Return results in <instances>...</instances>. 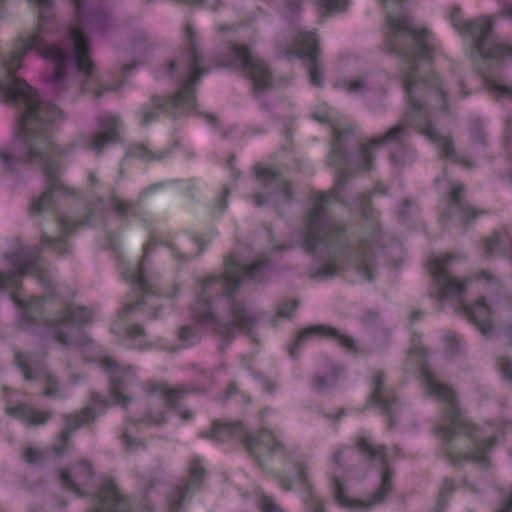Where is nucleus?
<instances>
[{"label":"nucleus","instance_id":"473e14b6","mask_svg":"<svg viewBox=\"0 0 512 512\" xmlns=\"http://www.w3.org/2000/svg\"><path fill=\"white\" fill-rule=\"evenodd\" d=\"M313 118L330 123L333 120L332 111L326 104H323L313 112Z\"/></svg>","mask_w":512,"mask_h":512},{"label":"nucleus","instance_id":"6e6552de","mask_svg":"<svg viewBox=\"0 0 512 512\" xmlns=\"http://www.w3.org/2000/svg\"><path fill=\"white\" fill-rule=\"evenodd\" d=\"M231 53V65L243 68L246 71L257 92L270 85V71L263 61L254 58L245 47L233 46Z\"/></svg>","mask_w":512,"mask_h":512},{"label":"nucleus","instance_id":"f03ea898","mask_svg":"<svg viewBox=\"0 0 512 512\" xmlns=\"http://www.w3.org/2000/svg\"><path fill=\"white\" fill-rule=\"evenodd\" d=\"M266 269L262 262L242 265L236 261H227L225 275L223 277H209L204 279L196 292L195 300L191 306V315L197 325H203L207 329L215 330L219 334L234 335L242 331H249L254 323V318L249 316L246 310L233 304L229 312L219 319L214 315V309L222 306V300L215 296L222 292L228 295L247 279L257 280Z\"/></svg>","mask_w":512,"mask_h":512},{"label":"nucleus","instance_id":"2f4dec72","mask_svg":"<svg viewBox=\"0 0 512 512\" xmlns=\"http://www.w3.org/2000/svg\"><path fill=\"white\" fill-rule=\"evenodd\" d=\"M11 261L14 273L16 274L29 273L30 270L34 267V264L28 263L27 259L22 255L17 256L15 259Z\"/></svg>","mask_w":512,"mask_h":512},{"label":"nucleus","instance_id":"13d9d810","mask_svg":"<svg viewBox=\"0 0 512 512\" xmlns=\"http://www.w3.org/2000/svg\"><path fill=\"white\" fill-rule=\"evenodd\" d=\"M227 195H228V191H227V190H225V191L223 192V194L220 196V204H221V206H224V198H226V197H227Z\"/></svg>","mask_w":512,"mask_h":512},{"label":"nucleus","instance_id":"c03bdc74","mask_svg":"<svg viewBox=\"0 0 512 512\" xmlns=\"http://www.w3.org/2000/svg\"><path fill=\"white\" fill-rule=\"evenodd\" d=\"M146 420L154 424H159L166 420V416L162 412H157L155 415H147Z\"/></svg>","mask_w":512,"mask_h":512},{"label":"nucleus","instance_id":"412c9836","mask_svg":"<svg viewBox=\"0 0 512 512\" xmlns=\"http://www.w3.org/2000/svg\"><path fill=\"white\" fill-rule=\"evenodd\" d=\"M470 320L479 327L483 334L490 331L491 308L484 301L477 302L474 306L467 309Z\"/></svg>","mask_w":512,"mask_h":512},{"label":"nucleus","instance_id":"9d476101","mask_svg":"<svg viewBox=\"0 0 512 512\" xmlns=\"http://www.w3.org/2000/svg\"><path fill=\"white\" fill-rule=\"evenodd\" d=\"M327 201V196L321 194L319 201L309 213L308 236L305 239V246L308 250H317L318 247L326 246L330 242L328 236L334 231V226L320 222L323 215V206Z\"/></svg>","mask_w":512,"mask_h":512},{"label":"nucleus","instance_id":"c85d7f7f","mask_svg":"<svg viewBox=\"0 0 512 512\" xmlns=\"http://www.w3.org/2000/svg\"><path fill=\"white\" fill-rule=\"evenodd\" d=\"M255 501L261 508L262 512H283L268 496L258 493L255 496Z\"/></svg>","mask_w":512,"mask_h":512},{"label":"nucleus","instance_id":"09e8293b","mask_svg":"<svg viewBox=\"0 0 512 512\" xmlns=\"http://www.w3.org/2000/svg\"><path fill=\"white\" fill-rule=\"evenodd\" d=\"M113 208L122 213L125 211V208H126V204L122 201V200H119V199H114L113 200Z\"/></svg>","mask_w":512,"mask_h":512},{"label":"nucleus","instance_id":"3c124183","mask_svg":"<svg viewBox=\"0 0 512 512\" xmlns=\"http://www.w3.org/2000/svg\"><path fill=\"white\" fill-rule=\"evenodd\" d=\"M309 512H324V511H323L322 505L320 503H316V504H313L309 508Z\"/></svg>","mask_w":512,"mask_h":512},{"label":"nucleus","instance_id":"a18cd8bd","mask_svg":"<svg viewBox=\"0 0 512 512\" xmlns=\"http://www.w3.org/2000/svg\"><path fill=\"white\" fill-rule=\"evenodd\" d=\"M497 512H512V494L501 504Z\"/></svg>","mask_w":512,"mask_h":512},{"label":"nucleus","instance_id":"cd10ccee","mask_svg":"<svg viewBox=\"0 0 512 512\" xmlns=\"http://www.w3.org/2000/svg\"><path fill=\"white\" fill-rule=\"evenodd\" d=\"M487 88L495 94L497 97H511L512 98V87L503 84L502 82L486 77L485 79Z\"/></svg>","mask_w":512,"mask_h":512},{"label":"nucleus","instance_id":"f3484780","mask_svg":"<svg viewBox=\"0 0 512 512\" xmlns=\"http://www.w3.org/2000/svg\"><path fill=\"white\" fill-rule=\"evenodd\" d=\"M245 445L251 454L257 455L261 450L276 451L279 441L270 430H265L260 433L249 434L245 438Z\"/></svg>","mask_w":512,"mask_h":512},{"label":"nucleus","instance_id":"39448f33","mask_svg":"<svg viewBox=\"0 0 512 512\" xmlns=\"http://www.w3.org/2000/svg\"><path fill=\"white\" fill-rule=\"evenodd\" d=\"M421 379L427 392L446 403L445 420L436 427V433L444 438L450 439L458 433H463L472 437L473 451L466 455L471 460L484 464L488 459V451L492 446V437L495 427L487 424L479 429L472 423L467 422L457 410L453 391L443 384L439 383L434 375L425 367L421 369Z\"/></svg>","mask_w":512,"mask_h":512},{"label":"nucleus","instance_id":"a19ab883","mask_svg":"<svg viewBox=\"0 0 512 512\" xmlns=\"http://www.w3.org/2000/svg\"><path fill=\"white\" fill-rule=\"evenodd\" d=\"M123 442L127 445L129 449H134L137 446L142 445V443L131 435L129 431L125 432L123 435Z\"/></svg>","mask_w":512,"mask_h":512},{"label":"nucleus","instance_id":"c9c22d12","mask_svg":"<svg viewBox=\"0 0 512 512\" xmlns=\"http://www.w3.org/2000/svg\"><path fill=\"white\" fill-rule=\"evenodd\" d=\"M355 269L364 280H372L373 276L370 268V262L367 259H361L360 263L355 265Z\"/></svg>","mask_w":512,"mask_h":512},{"label":"nucleus","instance_id":"864d4df0","mask_svg":"<svg viewBox=\"0 0 512 512\" xmlns=\"http://www.w3.org/2000/svg\"><path fill=\"white\" fill-rule=\"evenodd\" d=\"M142 333V329L141 327H133V328H130L129 329V334H131L132 336H137V335H140Z\"/></svg>","mask_w":512,"mask_h":512},{"label":"nucleus","instance_id":"393cba45","mask_svg":"<svg viewBox=\"0 0 512 512\" xmlns=\"http://www.w3.org/2000/svg\"><path fill=\"white\" fill-rule=\"evenodd\" d=\"M153 396L161 398V407L174 408L177 405L181 394L166 384H158L153 389Z\"/></svg>","mask_w":512,"mask_h":512},{"label":"nucleus","instance_id":"bf43d9fd","mask_svg":"<svg viewBox=\"0 0 512 512\" xmlns=\"http://www.w3.org/2000/svg\"><path fill=\"white\" fill-rule=\"evenodd\" d=\"M45 395H47V396H54L55 393H54V391L51 388H47L45 390Z\"/></svg>","mask_w":512,"mask_h":512},{"label":"nucleus","instance_id":"37998d69","mask_svg":"<svg viewBox=\"0 0 512 512\" xmlns=\"http://www.w3.org/2000/svg\"><path fill=\"white\" fill-rule=\"evenodd\" d=\"M193 335H194V332L192 331V328H190V327H182L179 331L180 338L183 341H185L186 343H190Z\"/></svg>","mask_w":512,"mask_h":512},{"label":"nucleus","instance_id":"69168bd1","mask_svg":"<svg viewBox=\"0 0 512 512\" xmlns=\"http://www.w3.org/2000/svg\"><path fill=\"white\" fill-rule=\"evenodd\" d=\"M288 190H289V188H288V187H286V188H285V191H286V195H287V196H289V191H288Z\"/></svg>","mask_w":512,"mask_h":512},{"label":"nucleus","instance_id":"a211bd4d","mask_svg":"<svg viewBox=\"0 0 512 512\" xmlns=\"http://www.w3.org/2000/svg\"><path fill=\"white\" fill-rule=\"evenodd\" d=\"M119 133V122L114 116H108L104 120L102 130L95 136L92 144V148L101 152L104 146L116 139Z\"/></svg>","mask_w":512,"mask_h":512},{"label":"nucleus","instance_id":"603ef678","mask_svg":"<svg viewBox=\"0 0 512 512\" xmlns=\"http://www.w3.org/2000/svg\"><path fill=\"white\" fill-rule=\"evenodd\" d=\"M452 487H453L452 482H450V481H445V482L443 483L442 488H441V493L443 494V493H445L447 490H451V489H452Z\"/></svg>","mask_w":512,"mask_h":512},{"label":"nucleus","instance_id":"58836bf2","mask_svg":"<svg viewBox=\"0 0 512 512\" xmlns=\"http://www.w3.org/2000/svg\"><path fill=\"white\" fill-rule=\"evenodd\" d=\"M340 269H341V265L338 262H336V261L327 262L323 266V269L321 271V275L323 277H330V276L334 275Z\"/></svg>","mask_w":512,"mask_h":512},{"label":"nucleus","instance_id":"4468645a","mask_svg":"<svg viewBox=\"0 0 512 512\" xmlns=\"http://www.w3.org/2000/svg\"><path fill=\"white\" fill-rule=\"evenodd\" d=\"M199 66L200 58L194 53L189 60L188 78L184 81L177 94L170 101V105L182 110L183 112H188L195 107L193 86L197 78L202 74Z\"/></svg>","mask_w":512,"mask_h":512},{"label":"nucleus","instance_id":"ddd939ff","mask_svg":"<svg viewBox=\"0 0 512 512\" xmlns=\"http://www.w3.org/2000/svg\"><path fill=\"white\" fill-rule=\"evenodd\" d=\"M124 278L138 290L141 298L136 304L126 306L124 309L125 314L130 313L134 309L140 308L146 302L149 304L154 303V296L149 295V292L154 290V284L146 274L144 261L130 265L124 272Z\"/></svg>","mask_w":512,"mask_h":512},{"label":"nucleus","instance_id":"5fc2aeb1","mask_svg":"<svg viewBox=\"0 0 512 512\" xmlns=\"http://www.w3.org/2000/svg\"><path fill=\"white\" fill-rule=\"evenodd\" d=\"M154 117H155V115L153 113L151 115H148L146 112H144L143 122L146 124V123L150 122Z\"/></svg>","mask_w":512,"mask_h":512},{"label":"nucleus","instance_id":"4be33fe9","mask_svg":"<svg viewBox=\"0 0 512 512\" xmlns=\"http://www.w3.org/2000/svg\"><path fill=\"white\" fill-rule=\"evenodd\" d=\"M6 411L9 415L18 417L32 424H42L48 419V413L35 411L26 405L11 407Z\"/></svg>","mask_w":512,"mask_h":512},{"label":"nucleus","instance_id":"6ab92c4d","mask_svg":"<svg viewBox=\"0 0 512 512\" xmlns=\"http://www.w3.org/2000/svg\"><path fill=\"white\" fill-rule=\"evenodd\" d=\"M190 480L189 483L181 490L179 491V495L177 499H172V511L176 512L175 506H178V504L181 501H184V499L189 495V493L196 489L200 483V480L202 476L204 475V464L201 460L195 459L192 461L190 468Z\"/></svg>","mask_w":512,"mask_h":512},{"label":"nucleus","instance_id":"7ed1b4c3","mask_svg":"<svg viewBox=\"0 0 512 512\" xmlns=\"http://www.w3.org/2000/svg\"><path fill=\"white\" fill-rule=\"evenodd\" d=\"M406 46H409L408 50L404 51L409 71L403 81L407 90L413 91V86L417 85L416 78L421 74V83L424 87L431 91L439 89L438 101L440 107L444 108L443 88L434 73L426 69L436 50L434 36L426 28L416 26L407 17L389 13L385 25L384 50L401 55L402 49Z\"/></svg>","mask_w":512,"mask_h":512},{"label":"nucleus","instance_id":"338daca9","mask_svg":"<svg viewBox=\"0 0 512 512\" xmlns=\"http://www.w3.org/2000/svg\"><path fill=\"white\" fill-rule=\"evenodd\" d=\"M155 102H156V105H159L160 100H159V99H156V100H155Z\"/></svg>","mask_w":512,"mask_h":512},{"label":"nucleus","instance_id":"ea45409f","mask_svg":"<svg viewBox=\"0 0 512 512\" xmlns=\"http://www.w3.org/2000/svg\"><path fill=\"white\" fill-rule=\"evenodd\" d=\"M41 453L34 448H26L23 453V458L27 463H36L39 461Z\"/></svg>","mask_w":512,"mask_h":512},{"label":"nucleus","instance_id":"5701e85b","mask_svg":"<svg viewBox=\"0 0 512 512\" xmlns=\"http://www.w3.org/2000/svg\"><path fill=\"white\" fill-rule=\"evenodd\" d=\"M369 406H376L383 410H388L390 408V400L389 395L382 387V376L378 375L373 380V391L368 399Z\"/></svg>","mask_w":512,"mask_h":512},{"label":"nucleus","instance_id":"7c9ffc66","mask_svg":"<svg viewBox=\"0 0 512 512\" xmlns=\"http://www.w3.org/2000/svg\"><path fill=\"white\" fill-rule=\"evenodd\" d=\"M19 285L18 279L15 275H3L0 273V287L10 288L11 290H15ZM12 297L15 302H17L20 306L23 304L18 299L17 295L14 294V291H12Z\"/></svg>","mask_w":512,"mask_h":512},{"label":"nucleus","instance_id":"2eb2a0df","mask_svg":"<svg viewBox=\"0 0 512 512\" xmlns=\"http://www.w3.org/2000/svg\"><path fill=\"white\" fill-rule=\"evenodd\" d=\"M318 337H327L333 339L337 344L343 346L348 350L354 349V341L339 331L326 327V326H312L302 330L295 340L294 347L291 348V354L294 355V349L306 341L318 338Z\"/></svg>","mask_w":512,"mask_h":512},{"label":"nucleus","instance_id":"e433bc0d","mask_svg":"<svg viewBox=\"0 0 512 512\" xmlns=\"http://www.w3.org/2000/svg\"><path fill=\"white\" fill-rule=\"evenodd\" d=\"M297 308V303L295 301H289L282 304L278 309V315L280 317L288 318L292 316L293 312Z\"/></svg>","mask_w":512,"mask_h":512},{"label":"nucleus","instance_id":"f8f14e48","mask_svg":"<svg viewBox=\"0 0 512 512\" xmlns=\"http://www.w3.org/2000/svg\"><path fill=\"white\" fill-rule=\"evenodd\" d=\"M94 512H129L130 504L112 479H103L96 495Z\"/></svg>","mask_w":512,"mask_h":512},{"label":"nucleus","instance_id":"b1692460","mask_svg":"<svg viewBox=\"0 0 512 512\" xmlns=\"http://www.w3.org/2000/svg\"><path fill=\"white\" fill-rule=\"evenodd\" d=\"M403 133V126H396L391 129L383 140H372L366 145H364L361 149V154L364 158L365 163L363 164V168H370V159L372 157L371 151L378 146L381 142H390L400 138V135Z\"/></svg>","mask_w":512,"mask_h":512},{"label":"nucleus","instance_id":"6e6d98bb","mask_svg":"<svg viewBox=\"0 0 512 512\" xmlns=\"http://www.w3.org/2000/svg\"><path fill=\"white\" fill-rule=\"evenodd\" d=\"M182 419L187 420L190 418L191 413L189 411H178Z\"/></svg>","mask_w":512,"mask_h":512},{"label":"nucleus","instance_id":"f257e3e1","mask_svg":"<svg viewBox=\"0 0 512 512\" xmlns=\"http://www.w3.org/2000/svg\"><path fill=\"white\" fill-rule=\"evenodd\" d=\"M76 8V20L66 30L65 49L59 44H47L44 27L32 34L21 36L6 59L0 62V99L22 106L18 122V138L12 146L0 154V168L10 170L15 162L40 164L47 176L46 192L34 203L33 208L42 213L52 206L54 197L67 192L58 181L56 164L52 160L53 148L48 135L49 127L61 117V111L54 105L40 102L35 91L15 73L21 68L24 56L29 50H37L43 58L54 65L52 81H59L69 65L87 75L92 73L93 63L90 48L83 28L96 27L99 18L86 8L92 0H72ZM3 0H0V4Z\"/></svg>","mask_w":512,"mask_h":512},{"label":"nucleus","instance_id":"49530a36","mask_svg":"<svg viewBox=\"0 0 512 512\" xmlns=\"http://www.w3.org/2000/svg\"><path fill=\"white\" fill-rule=\"evenodd\" d=\"M18 363L23 371V374H24V377L26 379H31L33 378L31 372H30V369L29 367L21 360L20 356L18 357Z\"/></svg>","mask_w":512,"mask_h":512},{"label":"nucleus","instance_id":"79ce46f5","mask_svg":"<svg viewBox=\"0 0 512 512\" xmlns=\"http://www.w3.org/2000/svg\"><path fill=\"white\" fill-rule=\"evenodd\" d=\"M30 3L37 6L39 8V12L41 13V16H44V12L48 10L51 6L50 0H29Z\"/></svg>","mask_w":512,"mask_h":512},{"label":"nucleus","instance_id":"8fccbe9b","mask_svg":"<svg viewBox=\"0 0 512 512\" xmlns=\"http://www.w3.org/2000/svg\"><path fill=\"white\" fill-rule=\"evenodd\" d=\"M461 190H462V185H461V184H458V183H457V184H454V185L452 186V191H451L450 198H451V200H452L453 202H455V203H456V202L458 201V200H457V193H458L459 191H461Z\"/></svg>","mask_w":512,"mask_h":512},{"label":"nucleus","instance_id":"bb28decb","mask_svg":"<svg viewBox=\"0 0 512 512\" xmlns=\"http://www.w3.org/2000/svg\"><path fill=\"white\" fill-rule=\"evenodd\" d=\"M421 132L424 133L430 140L437 141L438 146L441 148L444 156L449 157L453 153V147L448 137L439 134L429 122L424 128H421Z\"/></svg>","mask_w":512,"mask_h":512},{"label":"nucleus","instance_id":"774afa93","mask_svg":"<svg viewBox=\"0 0 512 512\" xmlns=\"http://www.w3.org/2000/svg\"><path fill=\"white\" fill-rule=\"evenodd\" d=\"M61 453H63V452L58 449L56 450V454H61Z\"/></svg>","mask_w":512,"mask_h":512},{"label":"nucleus","instance_id":"f704fd0d","mask_svg":"<svg viewBox=\"0 0 512 512\" xmlns=\"http://www.w3.org/2000/svg\"><path fill=\"white\" fill-rule=\"evenodd\" d=\"M350 94H357L363 91L365 83L361 80L342 81L338 84Z\"/></svg>","mask_w":512,"mask_h":512},{"label":"nucleus","instance_id":"aec40b11","mask_svg":"<svg viewBox=\"0 0 512 512\" xmlns=\"http://www.w3.org/2000/svg\"><path fill=\"white\" fill-rule=\"evenodd\" d=\"M95 316V312L84 306L69 307L68 313L58 320L59 326L73 328L90 322Z\"/></svg>","mask_w":512,"mask_h":512},{"label":"nucleus","instance_id":"680f3d73","mask_svg":"<svg viewBox=\"0 0 512 512\" xmlns=\"http://www.w3.org/2000/svg\"><path fill=\"white\" fill-rule=\"evenodd\" d=\"M59 340H60V341H62V342H64V343H68V342H69L66 338H64V337H63V336H61V335H59Z\"/></svg>","mask_w":512,"mask_h":512},{"label":"nucleus","instance_id":"c756f323","mask_svg":"<svg viewBox=\"0 0 512 512\" xmlns=\"http://www.w3.org/2000/svg\"><path fill=\"white\" fill-rule=\"evenodd\" d=\"M94 418L90 408L85 409L81 415L73 416L68 419L67 426L69 429L80 427L86 422H89Z\"/></svg>","mask_w":512,"mask_h":512},{"label":"nucleus","instance_id":"72a5a7b5","mask_svg":"<svg viewBox=\"0 0 512 512\" xmlns=\"http://www.w3.org/2000/svg\"><path fill=\"white\" fill-rule=\"evenodd\" d=\"M278 173L276 170L269 167H257L256 168V177L259 181H272L276 179Z\"/></svg>","mask_w":512,"mask_h":512},{"label":"nucleus","instance_id":"0eeeda50","mask_svg":"<svg viewBox=\"0 0 512 512\" xmlns=\"http://www.w3.org/2000/svg\"><path fill=\"white\" fill-rule=\"evenodd\" d=\"M492 23L489 17H481L467 25L475 52L484 59L506 61L512 58V47L494 39L491 35Z\"/></svg>","mask_w":512,"mask_h":512},{"label":"nucleus","instance_id":"dca6fc26","mask_svg":"<svg viewBox=\"0 0 512 512\" xmlns=\"http://www.w3.org/2000/svg\"><path fill=\"white\" fill-rule=\"evenodd\" d=\"M91 476V467L83 462L73 467L71 471L60 470V480L62 485L75 494L82 492V486L85 485Z\"/></svg>","mask_w":512,"mask_h":512},{"label":"nucleus","instance_id":"e2e57ef3","mask_svg":"<svg viewBox=\"0 0 512 512\" xmlns=\"http://www.w3.org/2000/svg\"><path fill=\"white\" fill-rule=\"evenodd\" d=\"M255 202H256V204H257V205H262L264 201H263V200H261V199H258V198H257V199L255 200Z\"/></svg>","mask_w":512,"mask_h":512},{"label":"nucleus","instance_id":"423d86ee","mask_svg":"<svg viewBox=\"0 0 512 512\" xmlns=\"http://www.w3.org/2000/svg\"><path fill=\"white\" fill-rule=\"evenodd\" d=\"M450 263L451 257L447 255L435 256L431 259L429 269L434 277L435 286L431 291V296L441 299L453 298L468 290L472 285H476L477 288H486L495 283L494 278L488 273H483L475 281L467 282L452 277L449 272Z\"/></svg>","mask_w":512,"mask_h":512},{"label":"nucleus","instance_id":"4d7b16f0","mask_svg":"<svg viewBox=\"0 0 512 512\" xmlns=\"http://www.w3.org/2000/svg\"><path fill=\"white\" fill-rule=\"evenodd\" d=\"M176 69V64L171 63L169 67L167 68V75H173Z\"/></svg>","mask_w":512,"mask_h":512},{"label":"nucleus","instance_id":"9b49d317","mask_svg":"<svg viewBox=\"0 0 512 512\" xmlns=\"http://www.w3.org/2000/svg\"><path fill=\"white\" fill-rule=\"evenodd\" d=\"M101 365L103 366L105 371L110 374V397L112 403L115 405H121L125 407L129 399L124 393V391L134 381L133 373L130 370L119 367L110 358H104L101 361Z\"/></svg>","mask_w":512,"mask_h":512},{"label":"nucleus","instance_id":"1a4fd4ad","mask_svg":"<svg viewBox=\"0 0 512 512\" xmlns=\"http://www.w3.org/2000/svg\"><path fill=\"white\" fill-rule=\"evenodd\" d=\"M318 52V40L314 32L303 31L298 34L294 49L288 54V57L297 56L307 60V69L311 83L320 86L322 84V75L316 54Z\"/></svg>","mask_w":512,"mask_h":512},{"label":"nucleus","instance_id":"4c0bfd02","mask_svg":"<svg viewBox=\"0 0 512 512\" xmlns=\"http://www.w3.org/2000/svg\"><path fill=\"white\" fill-rule=\"evenodd\" d=\"M307 487L308 486V475L307 472L304 469H301L297 472V474L294 476L292 487Z\"/></svg>","mask_w":512,"mask_h":512},{"label":"nucleus","instance_id":"052dcab7","mask_svg":"<svg viewBox=\"0 0 512 512\" xmlns=\"http://www.w3.org/2000/svg\"><path fill=\"white\" fill-rule=\"evenodd\" d=\"M505 13H506V15H507V16L512 17V7L507 8V9L505 10Z\"/></svg>","mask_w":512,"mask_h":512},{"label":"nucleus","instance_id":"0e129e2a","mask_svg":"<svg viewBox=\"0 0 512 512\" xmlns=\"http://www.w3.org/2000/svg\"><path fill=\"white\" fill-rule=\"evenodd\" d=\"M63 437H64L65 439H67L68 435H67V432H66V431L63 433Z\"/></svg>","mask_w":512,"mask_h":512},{"label":"nucleus","instance_id":"a878e982","mask_svg":"<svg viewBox=\"0 0 512 512\" xmlns=\"http://www.w3.org/2000/svg\"><path fill=\"white\" fill-rule=\"evenodd\" d=\"M511 246V238L507 232L491 235L486 242V250L491 254H499Z\"/></svg>","mask_w":512,"mask_h":512},{"label":"nucleus","instance_id":"20e7f679","mask_svg":"<svg viewBox=\"0 0 512 512\" xmlns=\"http://www.w3.org/2000/svg\"><path fill=\"white\" fill-rule=\"evenodd\" d=\"M356 445L361 453L371 458L374 470L370 471L368 476L380 486L372 497H358L356 493L361 488L360 476L354 471H348L345 466L353 451L345 449L335 455L332 461L330 489L336 502L349 510L365 509L380 503L392 488V473L381 447H376L373 439L366 435L360 436Z\"/></svg>","mask_w":512,"mask_h":512},{"label":"nucleus","instance_id":"de8ad7c7","mask_svg":"<svg viewBox=\"0 0 512 512\" xmlns=\"http://www.w3.org/2000/svg\"><path fill=\"white\" fill-rule=\"evenodd\" d=\"M54 246L60 253L66 252V242L64 239H56L54 241Z\"/></svg>","mask_w":512,"mask_h":512}]
</instances>
